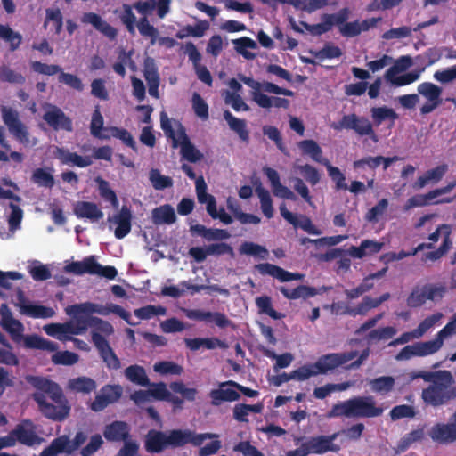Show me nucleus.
I'll return each mask as SVG.
<instances>
[{
  "mask_svg": "<svg viewBox=\"0 0 456 456\" xmlns=\"http://www.w3.org/2000/svg\"><path fill=\"white\" fill-rule=\"evenodd\" d=\"M88 436L85 431H77L72 439L68 435H62L54 438L45 448L39 456H57L61 453L72 455L79 450L80 456H93L103 444V440L99 434L90 437L88 444L82 447L87 441Z\"/></svg>",
  "mask_w": 456,
  "mask_h": 456,
  "instance_id": "nucleus-1",
  "label": "nucleus"
},
{
  "mask_svg": "<svg viewBox=\"0 0 456 456\" xmlns=\"http://www.w3.org/2000/svg\"><path fill=\"white\" fill-rule=\"evenodd\" d=\"M383 412L384 408L377 404L373 396L358 395L333 404L327 412V417L330 419L342 417L348 419H371L381 416Z\"/></svg>",
  "mask_w": 456,
  "mask_h": 456,
  "instance_id": "nucleus-2",
  "label": "nucleus"
},
{
  "mask_svg": "<svg viewBox=\"0 0 456 456\" xmlns=\"http://www.w3.org/2000/svg\"><path fill=\"white\" fill-rule=\"evenodd\" d=\"M357 356L358 351L356 350L323 354L314 363L304 365L292 370L293 379L305 380L313 376L327 374L338 367H343Z\"/></svg>",
  "mask_w": 456,
  "mask_h": 456,
  "instance_id": "nucleus-3",
  "label": "nucleus"
},
{
  "mask_svg": "<svg viewBox=\"0 0 456 456\" xmlns=\"http://www.w3.org/2000/svg\"><path fill=\"white\" fill-rule=\"evenodd\" d=\"M176 132L172 126V121L165 111L160 113V126L167 137L172 140V147L176 149L180 146L182 158L189 162L196 163L203 158V154L191 143L186 134L184 126L175 120Z\"/></svg>",
  "mask_w": 456,
  "mask_h": 456,
  "instance_id": "nucleus-4",
  "label": "nucleus"
},
{
  "mask_svg": "<svg viewBox=\"0 0 456 456\" xmlns=\"http://www.w3.org/2000/svg\"><path fill=\"white\" fill-rule=\"evenodd\" d=\"M454 382L452 374L448 372L445 377L436 380L435 384H430L421 392V398L424 403L436 408L456 399Z\"/></svg>",
  "mask_w": 456,
  "mask_h": 456,
  "instance_id": "nucleus-5",
  "label": "nucleus"
},
{
  "mask_svg": "<svg viewBox=\"0 0 456 456\" xmlns=\"http://www.w3.org/2000/svg\"><path fill=\"white\" fill-rule=\"evenodd\" d=\"M179 440L178 429L168 432L151 429L145 437V449L151 453H159L168 447L178 448Z\"/></svg>",
  "mask_w": 456,
  "mask_h": 456,
  "instance_id": "nucleus-6",
  "label": "nucleus"
},
{
  "mask_svg": "<svg viewBox=\"0 0 456 456\" xmlns=\"http://www.w3.org/2000/svg\"><path fill=\"white\" fill-rule=\"evenodd\" d=\"M32 397L37 403L41 413L49 419L62 421L69 414L70 407L64 395L62 399L52 400L53 403H48L43 393H34Z\"/></svg>",
  "mask_w": 456,
  "mask_h": 456,
  "instance_id": "nucleus-7",
  "label": "nucleus"
},
{
  "mask_svg": "<svg viewBox=\"0 0 456 456\" xmlns=\"http://www.w3.org/2000/svg\"><path fill=\"white\" fill-rule=\"evenodd\" d=\"M332 126L336 130H353L359 136H369L374 142L379 141L371 122L367 118L354 113L344 115L338 123Z\"/></svg>",
  "mask_w": 456,
  "mask_h": 456,
  "instance_id": "nucleus-8",
  "label": "nucleus"
},
{
  "mask_svg": "<svg viewBox=\"0 0 456 456\" xmlns=\"http://www.w3.org/2000/svg\"><path fill=\"white\" fill-rule=\"evenodd\" d=\"M456 187V180L450 182L447 185L428 191L427 194H417L411 197L403 206L404 211L413 208L425 207L431 204L450 203L453 199L435 200L438 196L451 192Z\"/></svg>",
  "mask_w": 456,
  "mask_h": 456,
  "instance_id": "nucleus-9",
  "label": "nucleus"
},
{
  "mask_svg": "<svg viewBox=\"0 0 456 456\" xmlns=\"http://www.w3.org/2000/svg\"><path fill=\"white\" fill-rule=\"evenodd\" d=\"M70 309L75 310L76 312H96L101 315H109L110 313H113L122 318L131 326H135L138 322H134L131 321V314L126 311L123 307L116 304H107L106 305H96L94 303L86 302L82 304H75Z\"/></svg>",
  "mask_w": 456,
  "mask_h": 456,
  "instance_id": "nucleus-10",
  "label": "nucleus"
},
{
  "mask_svg": "<svg viewBox=\"0 0 456 456\" xmlns=\"http://www.w3.org/2000/svg\"><path fill=\"white\" fill-rule=\"evenodd\" d=\"M1 117L9 132L20 142L28 141V132L26 126L20 121L19 112L8 106H1Z\"/></svg>",
  "mask_w": 456,
  "mask_h": 456,
  "instance_id": "nucleus-11",
  "label": "nucleus"
},
{
  "mask_svg": "<svg viewBox=\"0 0 456 456\" xmlns=\"http://www.w3.org/2000/svg\"><path fill=\"white\" fill-rule=\"evenodd\" d=\"M92 341L97 349L99 355L109 370H118L121 362L109 341L97 332H92Z\"/></svg>",
  "mask_w": 456,
  "mask_h": 456,
  "instance_id": "nucleus-12",
  "label": "nucleus"
},
{
  "mask_svg": "<svg viewBox=\"0 0 456 456\" xmlns=\"http://www.w3.org/2000/svg\"><path fill=\"white\" fill-rule=\"evenodd\" d=\"M418 94L427 102L420 108V113L427 115L434 111L442 103V88L431 82H423L417 87Z\"/></svg>",
  "mask_w": 456,
  "mask_h": 456,
  "instance_id": "nucleus-13",
  "label": "nucleus"
},
{
  "mask_svg": "<svg viewBox=\"0 0 456 456\" xmlns=\"http://www.w3.org/2000/svg\"><path fill=\"white\" fill-rule=\"evenodd\" d=\"M184 315L190 319L198 322H215V324L224 329L232 324L227 316L220 312L202 311L200 309H183Z\"/></svg>",
  "mask_w": 456,
  "mask_h": 456,
  "instance_id": "nucleus-14",
  "label": "nucleus"
},
{
  "mask_svg": "<svg viewBox=\"0 0 456 456\" xmlns=\"http://www.w3.org/2000/svg\"><path fill=\"white\" fill-rule=\"evenodd\" d=\"M43 119L54 130H73L71 118L55 105H50V109L44 113Z\"/></svg>",
  "mask_w": 456,
  "mask_h": 456,
  "instance_id": "nucleus-15",
  "label": "nucleus"
},
{
  "mask_svg": "<svg viewBox=\"0 0 456 456\" xmlns=\"http://www.w3.org/2000/svg\"><path fill=\"white\" fill-rule=\"evenodd\" d=\"M280 212L281 216L294 227H299L311 235H321L322 233V230L313 224L310 217L305 215H301L299 217L297 216L287 209L284 203L280 206Z\"/></svg>",
  "mask_w": 456,
  "mask_h": 456,
  "instance_id": "nucleus-16",
  "label": "nucleus"
},
{
  "mask_svg": "<svg viewBox=\"0 0 456 456\" xmlns=\"http://www.w3.org/2000/svg\"><path fill=\"white\" fill-rule=\"evenodd\" d=\"M255 269L261 275H270L281 282L302 280L304 275L298 273H290L278 265L270 263H261L255 265Z\"/></svg>",
  "mask_w": 456,
  "mask_h": 456,
  "instance_id": "nucleus-17",
  "label": "nucleus"
},
{
  "mask_svg": "<svg viewBox=\"0 0 456 456\" xmlns=\"http://www.w3.org/2000/svg\"><path fill=\"white\" fill-rule=\"evenodd\" d=\"M81 22L84 24L92 25L97 31H99L110 40H115L118 36L117 28L109 24L95 12H85L81 17Z\"/></svg>",
  "mask_w": 456,
  "mask_h": 456,
  "instance_id": "nucleus-18",
  "label": "nucleus"
},
{
  "mask_svg": "<svg viewBox=\"0 0 456 456\" xmlns=\"http://www.w3.org/2000/svg\"><path fill=\"white\" fill-rule=\"evenodd\" d=\"M430 438L440 444H448L456 441V422L437 423L429 430Z\"/></svg>",
  "mask_w": 456,
  "mask_h": 456,
  "instance_id": "nucleus-19",
  "label": "nucleus"
},
{
  "mask_svg": "<svg viewBox=\"0 0 456 456\" xmlns=\"http://www.w3.org/2000/svg\"><path fill=\"white\" fill-rule=\"evenodd\" d=\"M132 212L130 208L124 205L119 212L112 217H108L109 222H114L117 227L114 231V235L117 239L121 240L125 238L131 232Z\"/></svg>",
  "mask_w": 456,
  "mask_h": 456,
  "instance_id": "nucleus-20",
  "label": "nucleus"
},
{
  "mask_svg": "<svg viewBox=\"0 0 456 456\" xmlns=\"http://www.w3.org/2000/svg\"><path fill=\"white\" fill-rule=\"evenodd\" d=\"M15 443L19 442L27 446H32L39 443L38 436L33 429L32 422L28 419L23 420L22 423L18 424L14 429L11 431Z\"/></svg>",
  "mask_w": 456,
  "mask_h": 456,
  "instance_id": "nucleus-21",
  "label": "nucleus"
},
{
  "mask_svg": "<svg viewBox=\"0 0 456 456\" xmlns=\"http://www.w3.org/2000/svg\"><path fill=\"white\" fill-rule=\"evenodd\" d=\"M28 381L37 390V393H43L49 395L51 400H60L63 398V392L60 386L45 378L30 376Z\"/></svg>",
  "mask_w": 456,
  "mask_h": 456,
  "instance_id": "nucleus-22",
  "label": "nucleus"
},
{
  "mask_svg": "<svg viewBox=\"0 0 456 456\" xmlns=\"http://www.w3.org/2000/svg\"><path fill=\"white\" fill-rule=\"evenodd\" d=\"M337 434L311 437L306 443L310 453L322 454L327 452H338L339 446L333 444Z\"/></svg>",
  "mask_w": 456,
  "mask_h": 456,
  "instance_id": "nucleus-23",
  "label": "nucleus"
},
{
  "mask_svg": "<svg viewBox=\"0 0 456 456\" xmlns=\"http://www.w3.org/2000/svg\"><path fill=\"white\" fill-rule=\"evenodd\" d=\"M74 215L79 219H88L92 223L101 220L104 214L96 203L77 201L73 208Z\"/></svg>",
  "mask_w": 456,
  "mask_h": 456,
  "instance_id": "nucleus-24",
  "label": "nucleus"
},
{
  "mask_svg": "<svg viewBox=\"0 0 456 456\" xmlns=\"http://www.w3.org/2000/svg\"><path fill=\"white\" fill-rule=\"evenodd\" d=\"M103 436L109 442H128L130 428L124 421H113L106 425L103 429Z\"/></svg>",
  "mask_w": 456,
  "mask_h": 456,
  "instance_id": "nucleus-25",
  "label": "nucleus"
},
{
  "mask_svg": "<svg viewBox=\"0 0 456 456\" xmlns=\"http://www.w3.org/2000/svg\"><path fill=\"white\" fill-rule=\"evenodd\" d=\"M55 157L65 165H71L80 168L87 167L93 164L91 156H80L76 152H70L64 148H56Z\"/></svg>",
  "mask_w": 456,
  "mask_h": 456,
  "instance_id": "nucleus-26",
  "label": "nucleus"
},
{
  "mask_svg": "<svg viewBox=\"0 0 456 456\" xmlns=\"http://www.w3.org/2000/svg\"><path fill=\"white\" fill-rule=\"evenodd\" d=\"M297 147L302 155L310 157L314 161L319 164L325 166L330 161L327 158L322 157V150L321 146L313 139L298 142Z\"/></svg>",
  "mask_w": 456,
  "mask_h": 456,
  "instance_id": "nucleus-27",
  "label": "nucleus"
},
{
  "mask_svg": "<svg viewBox=\"0 0 456 456\" xmlns=\"http://www.w3.org/2000/svg\"><path fill=\"white\" fill-rule=\"evenodd\" d=\"M190 232L192 236H200L208 241L221 240L230 237V233L224 229L207 228L203 224H193L190 226Z\"/></svg>",
  "mask_w": 456,
  "mask_h": 456,
  "instance_id": "nucleus-28",
  "label": "nucleus"
},
{
  "mask_svg": "<svg viewBox=\"0 0 456 456\" xmlns=\"http://www.w3.org/2000/svg\"><path fill=\"white\" fill-rule=\"evenodd\" d=\"M19 298L22 302L20 304V312L29 317L47 319L53 317L55 314L54 310L51 307L24 303V297L21 291H20Z\"/></svg>",
  "mask_w": 456,
  "mask_h": 456,
  "instance_id": "nucleus-29",
  "label": "nucleus"
},
{
  "mask_svg": "<svg viewBox=\"0 0 456 456\" xmlns=\"http://www.w3.org/2000/svg\"><path fill=\"white\" fill-rule=\"evenodd\" d=\"M447 170L448 166L446 164L439 165L432 169L428 170L423 175L417 179L413 184V188L421 189L430 183H437L442 180Z\"/></svg>",
  "mask_w": 456,
  "mask_h": 456,
  "instance_id": "nucleus-30",
  "label": "nucleus"
},
{
  "mask_svg": "<svg viewBox=\"0 0 456 456\" xmlns=\"http://www.w3.org/2000/svg\"><path fill=\"white\" fill-rule=\"evenodd\" d=\"M178 435L180 436L179 447L187 444L200 446L206 439L218 438V435L215 433L196 434L190 429H178Z\"/></svg>",
  "mask_w": 456,
  "mask_h": 456,
  "instance_id": "nucleus-31",
  "label": "nucleus"
},
{
  "mask_svg": "<svg viewBox=\"0 0 456 456\" xmlns=\"http://www.w3.org/2000/svg\"><path fill=\"white\" fill-rule=\"evenodd\" d=\"M224 383H220L219 388L213 389L209 393L211 404L214 406H219L223 402H234L240 398V395L237 390L224 388L226 386H223Z\"/></svg>",
  "mask_w": 456,
  "mask_h": 456,
  "instance_id": "nucleus-32",
  "label": "nucleus"
},
{
  "mask_svg": "<svg viewBox=\"0 0 456 456\" xmlns=\"http://www.w3.org/2000/svg\"><path fill=\"white\" fill-rule=\"evenodd\" d=\"M184 344L187 348L193 352L198 351L200 347H204L208 350H212L216 347H226L225 343L217 338H184Z\"/></svg>",
  "mask_w": 456,
  "mask_h": 456,
  "instance_id": "nucleus-33",
  "label": "nucleus"
},
{
  "mask_svg": "<svg viewBox=\"0 0 456 456\" xmlns=\"http://www.w3.org/2000/svg\"><path fill=\"white\" fill-rule=\"evenodd\" d=\"M224 118L231 130L236 133L239 138L245 142L249 141V132L247 129L246 120L234 117L229 110L224 111Z\"/></svg>",
  "mask_w": 456,
  "mask_h": 456,
  "instance_id": "nucleus-34",
  "label": "nucleus"
},
{
  "mask_svg": "<svg viewBox=\"0 0 456 456\" xmlns=\"http://www.w3.org/2000/svg\"><path fill=\"white\" fill-rule=\"evenodd\" d=\"M24 346L30 349H40L48 352H55L58 349L56 343L47 340L38 335L23 336Z\"/></svg>",
  "mask_w": 456,
  "mask_h": 456,
  "instance_id": "nucleus-35",
  "label": "nucleus"
},
{
  "mask_svg": "<svg viewBox=\"0 0 456 456\" xmlns=\"http://www.w3.org/2000/svg\"><path fill=\"white\" fill-rule=\"evenodd\" d=\"M152 221L155 224H172L176 221L174 208L169 204H164L152 210Z\"/></svg>",
  "mask_w": 456,
  "mask_h": 456,
  "instance_id": "nucleus-36",
  "label": "nucleus"
},
{
  "mask_svg": "<svg viewBox=\"0 0 456 456\" xmlns=\"http://www.w3.org/2000/svg\"><path fill=\"white\" fill-rule=\"evenodd\" d=\"M254 102L261 108L269 109L271 107L288 109L289 101L286 98L268 96L263 93H256Z\"/></svg>",
  "mask_w": 456,
  "mask_h": 456,
  "instance_id": "nucleus-37",
  "label": "nucleus"
},
{
  "mask_svg": "<svg viewBox=\"0 0 456 456\" xmlns=\"http://www.w3.org/2000/svg\"><path fill=\"white\" fill-rule=\"evenodd\" d=\"M280 292L288 299H298L313 297L318 294V291L314 287L306 285H299L295 289H289L284 286L279 289Z\"/></svg>",
  "mask_w": 456,
  "mask_h": 456,
  "instance_id": "nucleus-38",
  "label": "nucleus"
},
{
  "mask_svg": "<svg viewBox=\"0 0 456 456\" xmlns=\"http://www.w3.org/2000/svg\"><path fill=\"white\" fill-rule=\"evenodd\" d=\"M369 385L374 393L386 395L394 389L395 379L392 376H381L371 379Z\"/></svg>",
  "mask_w": 456,
  "mask_h": 456,
  "instance_id": "nucleus-39",
  "label": "nucleus"
},
{
  "mask_svg": "<svg viewBox=\"0 0 456 456\" xmlns=\"http://www.w3.org/2000/svg\"><path fill=\"white\" fill-rule=\"evenodd\" d=\"M126 378L134 384L147 387L150 385V379L143 367L134 364L130 365L125 370Z\"/></svg>",
  "mask_w": 456,
  "mask_h": 456,
  "instance_id": "nucleus-40",
  "label": "nucleus"
},
{
  "mask_svg": "<svg viewBox=\"0 0 456 456\" xmlns=\"http://www.w3.org/2000/svg\"><path fill=\"white\" fill-rule=\"evenodd\" d=\"M103 125L104 119L101 113L100 106L96 105L93 111L90 123V133L92 136L99 139H109L110 135H104L102 134V130H106V128L103 127Z\"/></svg>",
  "mask_w": 456,
  "mask_h": 456,
  "instance_id": "nucleus-41",
  "label": "nucleus"
},
{
  "mask_svg": "<svg viewBox=\"0 0 456 456\" xmlns=\"http://www.w3.org/2000/svg\"><path fill=\"white\" fill-rule=\"evenodd\" d=\"M98 185V191L100 196L106 201H109L113 208L118 207V200L116 192L110 187L108 181L104 180L101 176H97L94 179Z\"/></svg>",
  "mask_w": 456,
  "mask_h": 456,
  "instance_id": "nucleus-42",
  "label": "nucleus"
},
{
  "mask_svg": "<svg viewBox=\"0 0 456 456\" xmlns=\"http://www.w3.org/2000/svg\"><path fill=\"white\" fill-rule=\"evenodd\" d=\"M69 387L71 390L89 394L96 388V382L88 377L83 376L72 379L69 382Z\"/></svg>",
  "mask_w": 456,
  "mask_h": 456,
  "instance_id": "nucleus-43",
  "label": "nucleus"
},
{
  "mask_svg": "<svg viewBox=\"0 0 456 456\" xmlns=\"http://www.w3.org/2000/svg\"><path fill=\"white\" fill-rule=\"evenodd\" d=\"M134 4L132 5L128 4H122V12L119 14V20L121 23L125 26L126 30L131 34L134 35L135 33V25L137 23L136 17L133 12Z\"/></svg>",
  "mask_w": 456,
  "mask_h": 456,
  "instance_id": "nucleus-44",
  "label": "nucleus"
},
{
  "mask_svg": "<svg viewBox=\"0 0 456 456\" xmlns=\"http://www.w3.org/2000/svg\"><path fill=\"white\" fill-rule=\"evenodd\" d=\"M0 38L10 44V50L12 52L16 51L22 42V36L19 32L3 24H0Z\"/></svg>",
  "mask_w": 456,
  "mask_h": 456,
  "instance_id": "nucleus-45",
  "label": "nucleus"
},
{
  "mask_svg": "<svg viewBox=\"0 0 456 456\" xmlns=\"http://www.w3.org/2000/svg\"><path fill=\"white\" fill-rule=\"evenodd\" d=\"M256 193L260 200L262 213L266 218H272L273 216V207L270 192L260 184L256 188Z\"/></svg>",
  "mask_w": 456,
  "mask_h": 456,
  "instance_id": "nucleus-46",
  "label": "nucleus"
},
{
  "mask_svg": "<svg viewBox=\"0 0 456 456\" xmlns=\"http://www.w3.org/2000/svg\"><path fill=\"white\" fill-rule=\"evenodd\" d=\"M94 256H91L86 257L83 261L72 262L65 266V271L77 275L84 273L92 274V272H94Z\"/></svg>",
  "mask_w": 456,
  "mask_h": 456,
  "instance_id": "nucleus-47",
  "label": "nucleus"
},
{
  "mask_svg": "<svg viewBox=\"0 0 456 456\" xmlns=\"http://www.w3.org/2000/svg\"><path fill=\"white\" fill-rule=\"evenodd\" d=\"M31 181L40 187L49 189L53 188L55 183L54 177L52 173L42 167H38L33 171Z\"/></svg>",
  "mask_w": 456,
  "mask_h": 456,
  "instance_id": "nucleus-48",
  "label": "nucleus"
},
{
  "mask_svg": "<svg viewBox=\"0 0 456 456\" xmlns=\"http://www.w3.org/2000/svg\"><path fill=\"white\" fill-rule=\"evenodd\" d=\"M256 305L261 314L270 316L273 320H281L284 314L273 309L272 299L268 296H262L256 298Z\"/></svg>",
  "mask_w": 456,
  "mask_h": 456,
  "instance_id": "nucleus-49",
  "label": "nucleus"
},
{
  "mask_svg": "<svg viewBox=\"0 0 456 456\" xmlns=\"http://www.w3.org/2000/svg\"><path fill=\"white\" fill-rule=\"evenodd\" d=\"M235 50L238 53L241 54L247 60H253L256 54L248 52L247 49H256L257 47L256 43L248 37H243L239 39L233 40Z\"/></svg>",
  "mask_w": 456,
  "mask_h": 456,
  "instance_id": "nucleus-50",
  "label": "nucleus"
},
{
  "mask_svg": "<svg viewBox=\"0 0 456 456\" xmlns=\"http://www.w3.org/2000/svg\"><path fill=\"white\" fill-rule=\"evenodd\" d=\"M106 131L110 133V136L121 140L124 144L127 147L131 148L134 151L137 152L138 147L136 142L132 136L131 133L128 132L125 128H120L118 126H110L107 127Z\"/></svg>",
  "mask_w": 456,
  "mask_h": 456,
  "instance_id": "nucleus-51",
  "label": "nucleus"
},
{
  "mask_svg": "<svg viewBox=\"0 0 456 456\" xmlns=\"http://www.w3.org/2000/svg\"><path fill=\"white\" fill-rule=\"evenodd\" d=\"M135 26L141 36L151 39V45L156 43L159 37V30L150 23L147 17H141Z\"/></svg>",
  "mask_w": 456,
  "mask_h": 456,
  "instance_id": "nucleus-52",
  "label": "nucleus"
},
{
  "mask_svg": "<svg viewBox=\"0 0 456 456\" xmlns=\"http://www.w3.org/2000/svg\"><path fill=\"white\" fill-rule=\"evenodd\" d=\"M0 81L3 83L23 85L26 82V78L21 73L16 72L9 66L2 65L0 67Z\"/></svg>",
  "mask_w": 456,
  "mask_h": 456,
  "instance_id": "nucleus-53",
  "label": "nucleus"
},
{
  "mask_svg": "<svg viewBox=\"0 0 456 456\" xmlns=\"http://www.w3.org/2000/svg\"><path fill=\"white\" fill-rule=\"evenodd\" d=\"M240 253L242 255L258 256L261 259L267 258L268 250L261 245L256 244L251 241H245L240 247Z\"/></svg>",
  "mask_w": 456,
  "mask_h": 456,
  "instance_id": "nucleus-54",
  "label": "nucleus"
},
{
  "mask_svg": "<svg viewBox=\"0 0 456 456\" xmlns=\"http://www.w3.org/2000/svg\"><path fill=\"white\" fill-rule=\"evenodd\" d=\"M370 112L377 126L380 125L386 119H392L394 121L398 118L397 113L393 109L386 106L373 107Z\"/></svg>",
  "mask_w": 456,
  "mask_h": 456,
  "instance_id": "nucleus-55",
  "label": "nucleus"
},
{
  "mask_svg": "<svg viewBox=\"0 0 456 456\" xmlns=\"http://www.w3.org/2000/svg\"><path fill=\"white\" fill-rule=\"evenodd\" d=\"M167 309L161 305H149L134 310V315L141 320H149L154 316L165 315Z\"/></svg>",
  "mask_w": 456,
  "mask_h": 456,
  "instance_id": "nucleus-56",
  "label": "nucleus"
},
{
  "mask_svg": "<svg viewBox=\"0 0 456 456\" xmlns=\"http://www.w3.org/2000/svg\"><path fill=\"white\" fill-rule=\"evenodd\" d=\"M2 328L7 331L15 343H20L23 338L24 326L17 319L5 323H1Z\"/></svg>",
  "mask_w": 456,
  "mask_h": 456,
  "instance_id": "nucleus-57",
  "label": "nucleus"
},
{
  "mask_svg": "<svg viewBox=\"0 0 456 456\" xmlns=\"http://www.w3.org/2000/svg\"><path fill=\"white\" fill-rule=\"evenodd\" d=\"M412 65V60L408 55H403L398 58L395 64L387 69L385 78H391L394 75H398L405 71Z\"/></svg>",
  "mask_w": 456,
  "mask_h": 456,
  "instance_id": "nucleus-58",
  "label": "nucleus"
},
{
  "mask_svg": "<svg viewBox=\"0 0 456 456\" xmlns=\"http://www.w3.org/2000/svg\"><path fill=\"white\" fill-rule=\"evenodd\" d=\"M305 180L312 186L318 184L321 181L319 170L310 164L300 165L297 167Z\"/></svg>",
  "mask_w": 456,
  "mask_h": 456,
  "instance_id": "nucleus-59",
  "label": "nucleus"
},
{
  "mask_svg": "<svg viewBox=\"0 0 456 456\" xmlns=\"http://www.w3.org/2000/svg\"><path fill=\"white\" fill-rule=\"evenodd\" d=\"M324 167L327 168L329 176L335 183L337 191L348 189L346 176L338 167L332 166L330 161Z\"/></svg>",
  "mask_w": 456,
  "mask_h": 456,
  "instance_id": "nucleus-60",
  "label": "nucleus"
},
{
  "mask_svg": "<svg viewBox=\"0 0 456 456\" xmlns=\"http://www.w3.org/2000/svg\"><path fill=\"white\" fill-rule=\"evenodd\" d=\"M79 356L70 351L56 352L52 355V362L56 365H73L78 362Z\"/></svg>",
  "mask_w": 456,
  "mask_h": 456,
  "instance_id": "nucleus-61",
  "label": "nucleus"
},
{
  "mask_svg": "<svg viewBox=\"0 0 456 456\" xmlns=\"http://www.w3.org/2000/svg\"><path fill=\"white\" fill-rule=\"evenodd\" d=\"M150 180L156 190H164L173 185V180L169 176L162 175L158 169H151Z\"/></svg>",
  "mask_w": 456,
  "mask_h": 456,
  "instance_id": "nucleus-62",
  "label": "nucleus"
},
{
  "mask_svg": "<svg viewBox=\"0 0 456 456\" xmlns=\"http://www.w3.org/2000/svg\"><path fill=\"white\" fill-rule=\"evenodd\" d=\"M419 356H426L436 353L442 347L440 338H435L433 340L425 342H416Z\"/></svg>",
  "mask_w": 456,
  "mask_h": 456,
  "instance_id": "nucleus-63",
  "label": "nucleus"
},
{
  "mask_svg": "<svg viewBox=\"0 0 456 456\" xmlns=\"http://www.w3.org/2000/svg\"><path fill=\"white\" fill-rule=\"evenodd\" d=\"M424 286L415 287L406 299V304L411 308H417L423 305L428 300Z\"/></svg>",
  "mask_w": 456,
  "mask_h": 456,
  "instance_id": "nucleus-64",
  "label": "nucleus"
}]
</instances>
